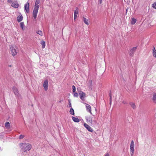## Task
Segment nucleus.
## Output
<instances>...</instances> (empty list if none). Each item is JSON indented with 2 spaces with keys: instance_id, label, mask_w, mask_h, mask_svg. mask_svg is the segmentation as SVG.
I'll use <instances>...</instances> for the list:
<instances>
[{
  "instance_id": "6",
  "label": "nucleus",
  "mask_w": 156,
  "mask_h": 156,
  "mask_svg": "<svg viewBox=\"0 0 156 156\" xmlns=\"http://www.w3.org/2000/svg\"><path fill=\"white\" fill-rule=\"evenodd\" d=\"M12 90L16 96L17 97H19L20 96L19 93L18 89L16 87H13L12 88Z\"/></svg>"
},
{
  "instance_id": "31",
  "label": "nucleus",
  "mask_w": 156,
  "mask_h": 156,
  "mask_svg": "<svg viewBox=\"0 0 156 156\" xmlns=\"http://www.w3.org/2000/svg\"><path fill=\"white\" fill-rule=\"evenodd\" d=\"M74 96L75 97H78V94L76 92H74Z\"/></svg>"
},
{
  "instance_id": "39",
  "label": "nucleus",
  "mask_w": 156,
  "mask_h": 156,
  "mask_svg": "<svg viewBox=\"0 0 156 156\" xmlns=\"http://www.w3.org/2000/svg\"><path fill=\"white\" fill-rule=\"evenodd\" d=\"M99 2L100 4H101L102 2V0H99Z\"/></svg>"
},
{
  "instance_id": "22",
  "label": "nucleus",
  "mask_w": 156,
  "mask_h": 156,
  "mask_svg": "<svg viewBox=\"0 0 156 156\" xmlns=\"http://www.w3.org/2000/svg\"><path fill=\"white\" fill-rule=\"evenodd\" d=\"M20 25L22 29L23 30L24 29V24L23 22H21L20 23Z\"/></svg>"
},
{
  "instance_id": "18",
  "label": "nucleus",
  "mask_w": 156,
  "mask_h": 156,
  "mask_svg": "<svg viewBox=\"0 0 156 156\" xmlns=\"http://www.w3.org/2000/svg\"><path fill=\"white\" fill-rule=\"evenodd\" d=\"M129 105L133 109L136 108V105L134 103L131 102L129 103Z\"/></svg>"
},
{
  "instance_id": "37",
  "label": "nucleus",
  "mask_w": 156,
  "mask_h": 156,
  "mask_svg": "<svg viewBox=\"0 0 156 156\" xmlns=\"http://www.w3.org/2000/svg\"><path fill=\"white\" fill-rule=\"evenodd\" d=\"M3 135H0V139L2 138L3 137Z\"/></svg>"
},
{
  "instance_id": "32",
  "label": "nucleus",
  "mask_w": 156,
  "mask_h": 156,
  "mask_svg": "<svg viewBox=\"0 0 156 156\" xmlns=\"http://www.w3.org/2000/svg\"><path fill=\"white\" fill-rule=\"evenodd\" d=\"M24 137V136L23 135H21L19 136V138L20 139H22Z\"/></svg>"
},
{
  "instance_id": "11",
  "label": "nucleus",
  "mask_w": 156,
  "mask_h": 156,
  "mask_svg": "<svg viewBox=\"0 0 156 156\" xmlns=\"http://www.w3.org/2000/svg\"><path fill=\"white\" fill-rule=\"evenodd\" d=\"M23 19V17L22 15L20 13V14L17 17V20L18 22L21 21Z\"/></svg>"
},
{
  "instance_id": "8",
  "label": "nucleus",
  "mask_w": 156,
  "mask_h": 156,
  "mask_svg": "<svg viewBox=\"0 0 156 156\" xmlns=\"http://www.w3.org/2000/svg\"><path fill=\"white\" fill-rule=\"evenodd\" d=\"M84 127L90 132H92L93 131L92 129L86 123H84Z\"/></svg>"
},
{
  "instance_id": "34",
  "label": "nucleus",
  "mask_w": 156,
  "mask_h": 156,
  "mask_svg": "<svg viewBox=\"0 0 156 156\" xmlns=\"http://www.w3.org/2000/svg\"><path fill=\"white\" fill-rule=\"evenodd\" d=\"M130 152H134V148L130 147Z\"/></svg>"
},
{
  "instance_id": "5",
  "label": "nucleus",
  "mask_w": 156,
  "mask_h": 156,
  "mask_svg": "<svg viewBox=\"0 0 156 156\" xmlns=\"http://www.w3.org/2000/svg\"><path fill=\"white\" fill-rule=\"evenodd\" d=\"M79 94L80 98L82 100H84L86 97V94L82 91H79Z\"/></svg>"
},
{
  "instance_id": "17",
  "label": "nucleus",
  "mask_w": 156,
  "mask_h": 156,
  "mask_svg": "<svg viewBox=\"0 0 156 156\" xmlns=\"http://www.w3.org/2000/svg\"><path fill=\"white\" fill-rule=\"evenodd\" d=\"M40 43L42 45V48H45V41H41Z\"/></svg>"
},
{
  "instance_id": "16",
  "label": "nucleus",
  "mask_w": 156,
  "mask_h": 156,
  "mask_svg": "<svg viewBox=\"0 0 156 156\" xmlns=\"http://www.w3.org/2000/svg\"><path fill=\"white\" fill-rule=\"evenodd\" d=\"M18 4L17 3H13L12 4V6L15 8H17L18 7Z\"/></svg>"
},
{
  "instance_id": "30",
  "label": "nucleus",
  "mask_w": 156,
  "mask_h": 156,
  "mask_svg": "<svg viewBox=\"0 0 156 156\" xmlns=\"http://www.w3.org/2000/svg\"><path fill=\"white\" fill-rule=\"evenodd\" d=\"M72 89L73 92L74 93L76 91V87L74 85L73 86Z\"/></svg>"
},
{
  "instance_id": "7",
  "label": "nucleus",
  "mask_w": 156,
  "mask_h": 156,
  "mask_svg": "<svg viewBox=\"0 0 156 156\" xmlns=\"http://www.w3.org/2000/svg\"><path fill=\"white\" fill-rule=\"evenodd\" d=\"M48 80H45L43 84V87L45 91L47 90L48 88Z\"/></svg>"
},
{
  "instance_id": "42",
  "label": "nucleus",
  "mask_w": 156,
  "mask_h": 156,
  "mask_svg": "<svg viewBox=\"0 0 156 156\" xmlns=\"http://www.w3.org/2000/svg\"><path fill=\"white\" fill-rule=\"evenodd\" d=\"M123 103H124V104H126V102H124V101H123Z\"/></svg>"
},
{
  "instance_id": "9",
  "label": "nucleus",
  "mask_w": 156,
  "mask_h": 156,
  "mask_svg": "<svg viewBox=\"0 0 156 156\" xmlns=\"http://www.w3.org/2000/svg\"><path fill=\"white\" fill-rule=\"evenodd\" d=\"M29 3L27 2V4H25L24 9L26 11V12L28 13L29 12Z\"/></svg>"
},
{
  "instance_id": "14",
  "label": "nucleus",
  "mask_w": 156,
  "mask_h": 156,
  "mask_svg": "<svg viewBox=\"0 0 156 156\" xmlns=\"http://www.w3.org/2000/svg\"><path fill=\"white\" fill-rule=\"evenodd\" d=\"M152 100L154 103H156V94L155 93L153 94Z\"/></svg>"
},
{
  "instance_id": "15",
  "label": "nucleus",
  "mask_w": 156,
  "mask_h": 156,
  "mask_svg": "<svg viewBox=\"0 0 156 156\" xmlns=\"http://www.w3.org/2000/svg\"><path fill=\"white\" fill-rule=\"evenodd\" d=\"M72 119L74 122H80V119L78 118L73 116Z\"/></svg>"
},
{
  "instance_id": "29",
  "label": "nucleus",
  "mask_w": 156,
  "mask_h": 156,
  "mask_svg": "<svg viewBox=\"0 0 156 156\" xmlns=\"http://www.w3.org/2000/svg\"><path fill=\"white\" fill-rule=\"evenodd\" d=\"M109 97H110V103H111V102L112 101V97L111 94V92H110V94H109Z\"/></svg>"
},
{
  "instance_id": "23",
  "label": "nucleus",
  "mask_w": 156,
  "mask_h": 156,
  "mask_svg": "<svg viewBox=\"0 0 156 156\" xmlns=\"http://www.w3.org/2000/svg\"><path fill=\"white\" fill-rule=\"evenodd\" d=\"M134 142L133 141V140H132V141L131 142V143L130 147H131V148H134Z\"/></svg>"
},
{
  "instance_id": "20",
  "label": "nucleus",
  "mask_w": 156,
  "mask_h": 156,
  "mask_svg": "<svg viewBox=\"0 0 156 156\" xmlns=\"http://www.w3.org/2000/svg\"><path fill=\"white\" fill-rule=\"evenodd\" d=\"M153 54L154 57H156V50L154 47V49L153 50Z\"/></svg>"
},
{
  "instance_id": "35",
  "label": "nucleus",
  "mask_w": 156,
  "mask_h": 156,
  "mask_svg": "<svg viewBox=\"0 0 156 156\" xmlns=\"http://www.w3.org/2000/svg\"><path fill=\"white\" fill-rule=\"evenodd\" d=\"M80 88H77V90L78 92V93H79V91H82L81 90H80Z\"/></svg>"
},
{
  "instance_id": "25",
  "label": "nucleus",
  "mask_w": 156,
  "mask_h": 156,
  "mask_svg": "<svg viewBox=\"0 0 156 156\" xmlns=\"http://www.w3.org/2000/svg\"><path fill=\"white\" fill-rule=\"evenodd\" d=\"M83 21L84 23L88 25V20L86 19V18L83 17Z\"/></svg>"
},
{
  "instance_id": "2",
  "label": "nucleus",
  "mask_w": 156,
  "mask_h": 156,
  "mask_svg": "<svg viewBox=\"0 0 156 156\" xmlns=\"http://www.w3.org/2000/svg\"><path fill=\"white\" fill-rule=\"evenodd\" d=\"M23 147L24 148L23 150L24 151H29L31 148V145L29 144L25 143L23 144Z\"/></svg>"
},
{
  "instance_id": "13",
  "label": "nucleus",
  "mask_w": 156,
  "mask_h": 156,
  "mask_svg": "<svg viewBox=\"0 0 156 156\" xmlns=\"http://www.w3.org/2000/svg\"><path fill=\"white\" fill-rule=\"evenodd\" d=\"M78 13V8H76V9L74 11V18L75 20L77 17V14Z\"/></svg>"
},
{
  "instance_id": "41",
  "label": "nucleus",
  "mask_w": 156,
  "mask_h": 156,
  "mask_svg": "<svg viewBox=\"0 0 156 156\" xmlns=\"http://www.w3.org/2000/svg\"><path fill=\"white\" fill-rule=\"evenodd\" d=\"M2 149H3V148H2L1 147H0V149L1 150H2Z\"/></svg>"
},
{
  "instance_id": "28",
  "label": "nucleus",
  "mask_w": 156,
  "mask_h": 156,
  "mask_svg": "<svg viewBox=\"0 0 156 156\" xmlns=\"http://www.w3.org/2000/svg\"><path fill=\"white\" fill-rule=\"evenodd\" d=\"M152 6L153 8L156 9V2H154L153 4L152 5Z\"/></svg>"
},
{
  "instance_id": "38",
  "label": "nucleus",
  "mask_w": 156,
  "mask_h": 156,
  "mask_svg": "<svg viewBox=\"0 0 156 156\" xmlns=\"http://www.w3.org/2000/svg\"><path fill=\"white\" fill-rule=\"evenodd\" d=\"M104 156H109V154L108 153H106Z\"/></svg>"
},
{
  "instance_id": "10",
  "label": "nucleus",
  "mask_w": 156,
  "mask_h": 156,
  "mask_svg": "<svg viewBox=\"0 0 156 156\" xmlns=\"http://www.w3.org/2000/svg\"><path fill=\"white\" fill-rule=\"evenodd\" d=\"M86 104V108L87 109V111L89 112L91 114H92L91 108L90 106L88 104Z\"/></svg>"
},
{
  "instance_id": "21",
  "label": "nucleus",
  "mask_w": 156,
  "mask_h": 156,
  "mask_svg": "<svg viewBox=\"0 0 156 156\" xmlns=\"http://www.w3.org/2000/svg\"><path fill=\"white\" fill-rule=\"evenodd\" d=\"M5 127L8 128L10 127V123L9 122H7L5 123Z\"/></svg>"
},
{
  "instance_id": "26",
  "label": "nucleus",
  "mask_w": 156,
  "mask_h": 156,
  "mask_svg": "<svg viewBox=\"0 0 156 156\" xmlns=\"http://www.w3.org/2000/svg\"><path fill=\"white\" fill-rule=\"evenodd\" d=\"M97 123V121L95 120H92V122L91 123V125L94 126V125L96 124Z\"/></svg>"
},
{
  "instance_id": "27",
  "label": "nucleus",
  "mask_w": 156,
  "mask_h": 156,
  "mask_svg": "<svg viewBox=\"0 0 156 156\" xmlns=\"http://www.w3.org/2000/svg\"><path fill=\"white\" fill-rule=\"evenodd\" d=\"M36 33L41 36H42L43 35V33L42 31L41 30H39L37 31L36 32Z\"/></svg>"
},
{
  "instance_id": "40",
  "label": "nucleus",
  "mask_w": 156,
  "mask_h": 156,
  "mask_svg": "<svg viewBox=\"0 0 156 156\" xmlns=\"http://www.w3.org/2000/svg\"><path fill=\"white\" fill-rule=\"evenodd\" d=\"M69 107H71V106H72V105H71V103H70V102L69 101Z\"/></svg>"
},
{
  "instance_id": "24",
  "label": "nucleus",
  "mask_w": 156,
  "mask_h": 156,
  "mask_svg": "<svg viewBox=\"0 0 156 156\" xmlns=\"http://www.w3.org/2000/svg\"><path fill=\"white\" fill-rule=\"evenodd\" d=\"M70 114L74 115V110L72 108H71L69 111Z\"/></svg>"
},
{
  "instance_id": "4",
  "label": "nucleus",
  "mask_w": 156,
  "mask_h": 156,
  "mask_svg": "<svg viewBox=\"0 0 156 156\" xmlns=\"http://www.w3.org/2000/svg\"><path fill=\"white\" fill-rule=\"evenodd\" d=\"M136 47H135L132 48L129 51V55L130 56H133L136 50Z\"/></svg>"
},
{
  "instance_id": "3",
  "label": "nucleus",
  "mask_w": 156,
  "mask_h": 156,
  "mask_svg": "<svg viewBox=\"0 0 156 156\" xmlns=\"http://www.w3.org/2000/svg\"><path fill=\"white\" fill-rule=\"evenodd\" d=\"M17 49L16 47H14L13 46H11L10 47V50L12 53V56H14L16 55L17 53Z\"/></svg>"
},
{
  "instance_id": "19",
  "label": "nucleus",
  "mask_w": 156,
  "mask_h": 156,
  "mask_svg": "<svg viewBox=\"0 0 156 156\" xmlns=\"http://www.w3.org/2000/svg\"><path fill=\"white\" fill-rule=\"evenodd\" d=\"M136 20L134 18H132L131 20V23L132 25H133L136 22Z\"/></svg>"
},
{
  "instance_id": "33",
  "label": "nucleus",
  "mask_w": 156,
  "mask_h": 156,
  "mask_svg": "<svg viewBox=\"0 0 156 156\" xmlns=\"http://www.w3.org/2000/svg\"><path fill=\"white\" fill-rule=\"evenodd\" d=\"M89 84H88L90 86H91L92 85V81L91 80H90L89 81Z\"/></svg>"
},
{
  "instance_id": "36",
  "label": "nucleus",
  "mask_w": 156,
  "mask_h": 156,
  "mask_svg": "<svg viewBox=\"0 0 156 156\" xmlns=\"http://www.w3.org/2000/svg\"><path fill=\"white\" fill-rule=\"evenodd\" d=\"M134 154V152H131L130 154L131 156H133Z\"/></svg>"
},
{
  "instance_id": "12",
  "label": "nucleus",
  "mask_w": 156,
  "mask_h": 156,
  "mask_svg": "<svg viewBox=\"0 0 156 156\" xmlns=\"http://www.w3.org/2000/svg\"><path fill=\"white\" fill-rule=\"evenodd\" d=\"M86 119L88 123H91L92 122V119L91 117L87 116L86 117Z\"/></svg>"
},
{
  "instance_id": "1",
  "label": "nucleus",
  "mask_w": 156,
  "mask_h": 156,
  "mask_svg": "<svg viewBox=\"0 0 156 156\" xmlns=\"http://www.w3.org/2000/svg\"><path fill=\"white\" fill-rule=\"evenodd\" d=\"M40 0H36L35 2L34 8L33 10V15L34 19L37 18L39 5H38L40 3Z\"/></svg>"
}]
</instances>
